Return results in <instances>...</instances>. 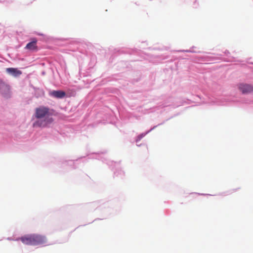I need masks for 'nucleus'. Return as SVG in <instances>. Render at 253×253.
Returning <instances> with one entry per match:
<instances>
[{"mask_svg": "<svg viewBox=\"0 0 253 253\" xmlns=\"http://www.w3.org/2000/svg\"><path fill=\"white\" fill-rule=\"evenodd\" d=\"M53 110L43 106L36 108L34 117L37 119L33 124L34 127H44L52 123L53 119L51 116Z\"/></svg>", "mask_w": 253, "mask_h": 253, "instance_id": "nucleus-1", "label": "nucleus"}, {"mask_svg": "<svg viewBox=\"0 0 253 253\" xmlns=\"http://www.w3.org/2000/svg\"><path fill=\"white\" fill-rule=\"evenodd\" d=\"M20 240L24 244L33 246L42 245L46 242L44 236L35 234L25 235L22 237Z\"/></svg>", "mask_w": 253, "mask_h": 253, "instance_id": "nucleus-2", "label": "nucleus"}, {"mask_svg": "<svg viewBox=\"0 0 253 253\" xmlns=\"http://www.w3.org/2000/svg\"><path fill=\"white\" fill-rule=\"evenodd\" d=\"M239 90L242 93H249L253 92V86L244 84H240L238 85Z\"/></svg>", "mask_w": 253, "mask_h": 253, "instance_id": "nucleus-3", "label": "nucleus"}, {"mask_svg": "<svg viewBox=\"0 0 253 253\" xmlns=\"http://www.w3.org/2000/svg\"><path fill=\"white\" fill-rule=\"evenodd\" d=\"M49 95L57 98H62L65 96L66 93L61 90H53L49 92Z\"/></svg>", "mask_w": 253, "mask_h": 253, "instance_id": "nucleus-4", "label": "nucleus"}, {"mask_svg": "<svg viewBox=\"0 0 253 253\" xmlns=\"http://www.w3.org/2000/svg\"><path fill=\"white\" fill-rule=\"evenodd\" d=\"M6 71L7 73L11 75L12 76L17 77L22 74V72L17 68H6Z\"/></svg>", "mask_w": 253, "mask_h": 253, "instance_id": "nucleus-5", "label": "nucleus"}, {"mask_svg": "<svg viewBox=\"0 0 253 253\" xmlns=\"http://www.w3.org/2000/svg\"><path fill=\"white\" fill-rule=\"evenodd\" d=\"M37 40L36 39L33 40L31 42H29L25 48L30 50H37L38 47L37 46Z\"/></svg>", "mask_w": 253, "mask_h": 253, "instance_id": "nucleus-6", "label": "nucleus"}, {"mask_svg": "<svg viewBox=\"0 0 253 253\" xmlns=\"http://www.w3.org/2000/svg\"><path fill=\"white\" fill-rule=\"evenodd\" d=\"M5 86L6 87H7V88H8V86H7V85L5 84H4V83H3V82H1V83H0V89H1V87H2V86Z\"/></svg>", "mask_w": 253, "mask_h": 253, "instance_id": "nucleus-7", "label": "nucleus"}]
</instances>
